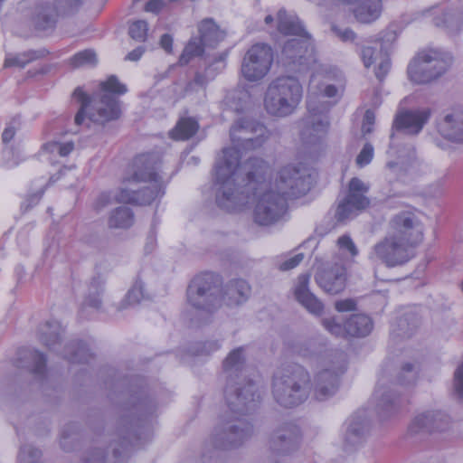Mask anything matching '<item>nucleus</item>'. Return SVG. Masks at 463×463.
Here are the masks:
<instances>
[{"mask_svg": "<svg viewBox=\"0 0 463 463\" xmlns=\"http://www.w3.org/2000/svg\"><path fill=\"white\" fill-rule=\"evenodd\" d=\"M361 58L366 68H369L373 63L379 61L375 71V76L379 80H383L390 71L391 61L387 53L383 52L382 43H375L374 46L364 47L361 52Z\"/></svg>", "mask_w": 463, "mask_h": 463, "instance_id": "obj_26", "label": "nucleus"}, {"mask_svg": "<svg viewBox=\"0 0 463 463\" xmlns=\"http://www.w3.org/2000/svg\"><path fill=\"white\" fill-rule=\"evenodd\" d=\"M159 167L160 159L156 154L137 156L118 188V203L143 206L162 198L165 184Z\"/></svg>", "mask_w": 463, "mask_h": 463, "instance_id": "obj_3", "label": "nucleus"}, {"mask_svg": "<svg viewBox=\"0 0 463 463\" xmlns=\"http://www.w3.org/2000/svg\"><path fill=\"white\" fill-rule=\"evenodd\" d=\"M221 345L217 341H208L203 344L202 354H209L220 348Z\"/></svg>", "mask_w": 463, "mask_h": 463, "instance_id": "obj_60", "label": "nucleus"}, {"mask_svg": "<svg viewBox=\"0 0 463 463\" xmlns=\"http://www.w3.org/2000/svg\"><path fill=\"white\" fill-rule=\"evenodd\" d=\"M320 369L314 377V395L318 401L332 397L339 386V377L346 368L343 354H335L331 359L324 360Z\"/></svg>", "mask_w": 463, "mask_h": 463, "instance_id": "obj_13", "label": "nucleus"}, {"mask_svg": "<svg viewBox=\"0 0 463 463\" xmlns=\"http://www.w3.org/2000/svg\"><path fill=\"white\" fill-rule=\"evenodd\" d=\"M453 387L459 397H463V361L454 372Z\"/></svg>", "mask_w": 463, "mask_h": 463, "instance_id": "obj_49", "label": "nucleus"}, {"mask_svg": "<svg viewBox=\"0 0 463 463\" xmlns=\"http://www.w3.org/2000/svg\"><path fill=\"white\" fill-rule=\"evenodd\" d=\"M309 383V374L303 366L297 364L287 365L274 375L273 398L285 408L298 406L308 397Z\"/></svg>", "mask_w": 463, "mask_h": 463, "instance_id": "obj_7", "label": "nucleus"}, {"mask_svg": "<svg viewBox=\"0 0 463 463\" xmlns=\"http://www.w3.org/2000/svg\"><path fill=\"white\" fill-rule=\"evenodd\" d=\"M227 55V52L220 53L208 66L205 71V74L209 80L213 79L217 74V71H222L225 68Z\"/></svg>", "mask_w": 463, "mask_h": 463, "instance_id": "obj_42", "label": "nucleus"}, {"mask_svg": "<svg viewBox=\"0 0 463 463\" xmlns=\"http://www.w3.org/2000/svg\"><path fill=\"white\" fill-rule=\"evenodd\" d=\"M198 122L192 118H182L169 132V137L175 140H187L198 130Z\"/></svg>", "mask_w": 463, "mask_h": 463, "instance_id": "obj_32", "label": "nucleus"}, {"mask_svg": "<svg viewBox=\"0 0 463 463\" xmlns=\"http://www.w3.org/2000/svg\"><path fill=\"white\" fill-rule=\"evenodd\" d=\"M244 347L230 352L222 364L227 380L224 390L229 415L214 429L211 438L216 449H228L241 445L253 432L252 424L242 416L254 411L260 402V394L252 380L242 378L245 370Z\"/></svg>", "mask_w": 463, "mask_h": 463, "instance_id": "obj_2", "label": "nucleus"}, {"mask_svg": "<svg viewBox=\"0 0 463 463\" xmlns=\"http://www.w3.org/2000/svg\"><path fill=\"white\" fill-rule=\"evenodd\" d=\"M128 91V88L125 84L118 81V96L123 95Z\"/></svg>", "mask_w": 463, "mask_h": 463, "instance_id": "obj_64", "label": "nucleus"}, {"mask_svg": "<svg viewBox=\"0 0 463 463\" xmlns=\"http://www.w3.org/2000/svg\"><path fill=\"white\" fill-rule=\"evenodd\" d=\"M110 202V195L107 193H102L97 200V208H101Z\"/></svg>", "mask_w": 463, "mask_h": 463, "instance_id": "obj_62", "label": "nucleus"}, {"mask_svg": "<svg viewBox=\"0 0 463 463\" xmlns=\"http://www.w3.org/2000/svg\"><path fill=\"white\" fill-rule=\"evenodd\" d=\"M322 325L331 335L340 337H364L373 328V320L364 314L352 315L344 325L335 317L324 318Z\"/></svg>", "mask_w": 463, "mask_h": 463, "instance_id": "obj_18", "label": "nucleus"}, {"mask_svg": "<svg viewBox=\"0 0 463 463\" xmlns=\"http://www.w3.org/2000/svg\"><path fill=\"white\" fill-rule=\"evenodd\" d=\"M390 374L383 371L378 376L373 401L375 403V411L382 420H386L397 413L399 405L397 395L391 387Z\"/></svg>", "mask_w": 463, "mask_h": 463, "instance_id": "obj_19", "label": "nucleus"}, {"mask_svg": "<svg viewBox=\"0 0 463 463\" xmlns=\"http://www.w3.org/2000/svg\"><path fill=\"white\" fill-rule=\"evenodd\" d=\"M304 259L302 253H298L280 264V269L288 270L296 268Z\"/></svg>", "mask_w": 463, "mask_h": 463, "instance_id": "obj_54", "label": "nucleus"}, {"mask_svg": "<svg viewBox=\"0 0 463 463\" xmlns=\"http://www.w3.org/2000/svg\"><path fill=\"white\" fill-rule=\"evenodd\" d=\"M73 98L80 103V109L75 116L76 125H81L87 114L91 122L105 124L116 116V76L111 75L100 83L99 90L94 95L93 100L80 87L74 90Z\"/></svg>", "mask_w": 463, "mask_h": 463, "instance_id": "obj_6", "label": "nucleus"}, {"mask_svg": "<svg viewBox=\"0 0 463 463\" xmlns=\"http://www.w3.org/2000/svg\"><path fill=\"white\" fill-rule=\"evenodd\" d=\"M301 432L294 422H286L272 435L269 447L279 455H285L297 449L300 444Z\"/></svg>", "mask_w": 463, "mask_h": 463, "instance_id": "obj_21", "label": "nucleus"}, {"mask_svg": "<svg viewBox=\"0 0 463 463\" xmlns=\"http://www.w3.org/2000/svg\"><path fill=\"white\" fill-rule=\"evenodd\" d=\"M310 276L301 274L298 276L294 295L296 299L311 314L320 316L324 309L323 303L310 292L308 288Z\"/></svg>", "mask_w": 463, "mask_h": 463, "instance_id": "obj_25", "label": "nucleus"}, {"mask_svg": "<svg viewBox=\"0 0 463 463\" xmlns=\"http://www.w3.org/2000/svg\"><path fill=\"white\" fill-rule=\"evenodd\" d=\"M36 26L46 30L54 26L59 16L58 7L54 5H38L35 10Z\"/></svg>", "mask_w": 463, "mask_h": 463, "instance_id": "obj_31", "label": "nucleus"}, {"mask_svg": "<svg viewBox=\"0 0 463 463\" xmlns=\"http://www.w3.org/2000/svg\"><path fill=\"white\" fill-rule=\"evenodd\" d=\"M449 425V417L440 411H427L417 414L408 427L411 436L426 434L434 430H445Z\"/></svg>", "mask_w": 463, "mask_h": 463, "instance_id": "obj_20", "label": "nucleus"}, {"mask_svg": "<svg viewBox=\"0 0 463 463\" xmlns=\"http://www.w3.org/2000/svg\"><path fill=\"white\" fill-rule=\"evenodd\" d=\"M43 53L36 51H30L24 53H19L15 56L7 57L5 60V67H24L27 63L37 58L43 56Z\"/></svg>", "mask_w": 463, "mask_h": 463, "instance_id": "obj_37", "label": "nucleus"}, {"mask_svg": "<svg viewBox=\"0 0 463 463\" xmlns=\"http://www.w3.org/2000/svg\"><path fill=\"white\" fill-rule=\"evenodd\" d=\"M374 121V113L372 110L367 109L364 113L362 124V132L364 135H367L373 132Z\"/></svg>", "mask_w": 463, "mask_h": 463, "instance_id": "obj_50", "label": "nucleus"}, {"mask_svg": "<svg viewBox=\"0 0 463 463\" xmlns=\"http://www.w3.org/2000/svg\"><path fill=\"white\" fill-rule=\"evenodd\" d=\"M43 148L48 151H53L55 148H58V153L61 156H66L72 152L74 149L73 142H66V143H59V142H51L47 143L43 146Z\"/></svg>", "mask_w": 463, "mask_h": 463, "instance_id": "obj_45", "label": "nucleus"}, {"mask_svg": "<svg viewBox=\"0 0 463 463\" xmlns=\"http://www.w3.org/2000/svg\"><path fill=\"white\" fill-rule=\"evenodd\" d=\"M387 233L412 250L423 239V225L413 212L402 211L390 220Z\"/></svg>", "mask_w": 463, "mask_h": 463, "instance_id": "obj_16", "label": "nucleus"}, {"mask_svg": "<svg viewBox=\"0 0 463 463\" xmlns=\"http://www.w3.org/2000/svg\"><path fill=\"white\" fill-rule=\"evenodd\" d=\"M430 113V109L400 110L395 116L393 127L397 130H402L407 134L417 135L428 122Z\"/></svg>", "mask_w": 463, "mask_h": 463, "instance_id": "obj_22", "label": "nucleus"}, {"mask_svg": "<svg viewBox=\"0 0 463 463\" xmlns=\"http://www.w3.org/2000/svg\"><path fill=\"white\" fill-rule=\"evenodd\" d=\"M143 298V290L140 285H135L127 295L128 304L138 303Z\"/></svg>", "mask_w": 463, "mask_h": 463, "instance_id": "obj_52", "label": "nucleus"}, {"mask_svg": "<svg viewBox=\"0 0 463 463\" xmlns=\"http://www.w3.org/2000/svg\"><path fill=\"white\" fill-rule=\"evenodd\" d=\"M226 99L228 106L237 112L248 109L251 103L250 94L244 90H236Z\"/></svg>", "mask_w": 463, "mask_h": 463, "instance_id": "obj_35", "label": "nucleus"}, {"mask_svg": "<svg viewBox=\"0 0 463 463\" xmlns=\"http://www.w3.org/2000/svg\"><path fill=\"white\" fill-rule=\"evenodd\" d=\"M15 135V130L13 127H7L5 128L2 134V139L4 143L10 142Z\"/></svg>", "mask_w": 463, "mask_h": 463, "instance_id": "obj_61", "label": "nucleus"}, {"mask_svg": "<svg viewBox=\"0 0 463 463\" xmlns=\"http://www.w3.org/2000/svg\"><path fill=\"white\" fill-rule=\"evenodd\" d=\"M68 62L74 69L83 66H94L97 63V56L94 51L84 50L74 54Z\"/></svg>", "mask_w": 463, "mask_h": 463, "instance_id": "obj_36", "label": "nucleus"}, {"mask_svg": "<svg viewBox=\"0 0 463 463\" xmlns=\"http://www.w3.org/2000/svg\"><path fill=\"white\" fill-rule=\"evenodd\" d=\"M48 330L41 329V341L46 345L51 346L60 340V324L57 322L46 323L44 325Z\"/></svg>", "mask_w": 463, "mask_h": 463, "instance_id": "obj_38", "label": "nucleus"}, {"mask_svg": "<svg viewBox=\"0 0 463 463\" xmlns=\"http://www.w3.org/2000/svg\"><path fill=\"white\" fill-rule=\"evenodd\" d=\"M317 285L329 294H338L344 290L346 281V269L342 264L324 269L316 274Z\"/></svg>", "mask_w": 463, "mask_h": 463, "instance_id": "obj_24", "label": "nucleus"}, {"mask_svg": "<svg viewBox=\"0 0 463 463\" xmlns=\"http://www.w3.org/2000/svg\"><path fill=\"white\" fill-rule=\"evenodd\" d=\"M315 70L316 71L312 74L310 79L307 102L313 99L316 105L321 109L322 107L318 106L320 97L335 98L340 96V88L333 84L332 81L337 80L341 76V73L337 69L326 65H318ZM326 104V103L322 104L321 106ZM327 104L329 107L331 106L329 103Z\"/></svg>", "mask_w": 463, "mask_h": 463, "instance_id": "obj_17", "label": "nucleus"}, {"mask_svg": "<svg viewBox=\"0 0 463 463\" xmlns=\"http://www.w3.org/2000/svg\"><path fill=\"white\" fill-rule=\"evenodd\" d=\"M146 49L143 46H138L136 49L129 52L125 57L126 61H137L141 59L145 52Z\"/></svg>", "mask_w": 463, "mask_h": 463, "instance_id": "obj_58", "label": "nucleus"}, {"mask_svg": "<svg viewBox=\"0 0 463 463\" xmlns=\"http://www.w3.org/2000/svg\"><path fill=\"white\" fill-rule=\"evenodd\" d=\"M160 46L167 52L171 53L173 51V37L165 33L160 38Z\"/></svg>", "mask_w": 463, "mask_h": 463, "instance_id": "obj_59", "label": "nucleus"}, {"mask_svg": "<svg viewBox=\"0 0 463 463\" xmlns=\"http://www.w3.org/2000/svg\"><path fill=\"white\" fill-rule=\"evenodd\" d=\"M452 63L450 53L439 49L420 51L408 66L410 79L418 84L429 83L447 71Z\"/></svg>", "mask_w": 463, "mask_h": 463, "instance_id": "obj_9", "label": "nucleus"}, {"mask_svg": "<svg viewBox=\"0 0 463 463\" xmlns=\"http://www.w3.org/2000/svg\"><path fill=\"white\" fill-rule=\"evenodd\" d=\"M250 294V287L243 279L230 281L224 289L222 300L227 306L232 307L245 302Z\"/></svg>", "mask_w": 463, "mask_h": 463, "instance_id": "obj_28", "label": "nucleus"}, {"mask_svg": "<svg viewBox=\"0 0 463 463\" xmlns=\"http://www.w3.org/2000/svg\"><path fill=\"white\" fill-rule=\"evenodd\" d=\"M313 179L309 169L301 163L281 167L274 181L267 182L269 187L288 201L305 195L311 188Z\"/></svg>", "mask_w": 463, "mask_h": 463, "instance_id": "obj_10", "label": "nucleus"}, {"mask_svg": "<svg viewBox=\"0 0 463 463\" xmlns=\"http://www.w3.org/2000/svg\"><path fill=\"white\" fill-rule=\"evenodd\" d=\"M363 210V208H356L349 203L348 200L345 198L336 209L335 218L338 222H345L355 215L356 211Z\"/></svg>", "mask_w": 463, "mask_h": 463, "instance_id": "obj_40", "label": "nucleus"}, {"mask_svg": "<svg viewBox=\"0 0 463 463\" xmlns=\"http://www.w3.org/2000/svg\"><path fill=\"white\" fill-rule=\"evenodd\" d=\"M437 128L444 138L463 143V110L446 115Z\"/></svg>", "mask_w": 463, "mask_h": 463, "instance_id": "obj_27", "label": "nucleus"}, {"mask_svg": "<svg viewBox=\"0 0 463 463\" xmlns=\"http://www.w3.org/2000/svg\"><path fill=\"white\" fill-rule=\"evenodd\" d=\"M373 157V147L371 144L366 143L356 157V164L360 167L368 165Z\"/></svg>", "mask_w": 463, "mask_h": 463, "instance_id": "obj_46", "label": "nucleus"}, {"mask_svg": "<svg viewBox=\"0 0 463 463\" xmlns=\"http://www.w3.org/2000/svg\"><path fill=\"white\" fill-rule=\"evenodd\" d=\"M194 82L200 86H203L206 84L207 80L204 79L203 75L197 73L194 78Z\"/></svg>", "mask_w": 463, "mask_h": 463, "instance_id": "obj_63", "label": "nucleus"}, {"mask_svg": "<svg viewBox=\"0 0 463 463\" xmlns=\"http://www.w3.org/2000/svg\"><path fill=\"white\" fill-rule=\"evenodd\" d=\"M355 301L351 298L338 300L335 304V307L338 312L352 311L355 309Z\"/></svg>", "mask_w": 463, "mask_h": 463, "instance_id": "obj_55", "label": "nucleus"}, {"mask_svg": "<svg viewBox=\"0 0 463 463\" xmlns=\"http://www.w3.org/2000/svg\"><path fill=\"white\" fill-rule=\"evenodd\" d=\"M89 356H91V354H90L86 345L84 344H78L77 347L73 350L72 354L67 357V359L71 363L81 364L86 362Z\"/></svg>", "mask_w": 463, "mask_h": 463, "instance_id": "obj_43", "label": "nucleus"}, {"mask_svg": "<svg viewBox=\"0 0 463 463\" xmlns=\"http://www.w3.org/2000/svg\"><path fill=\"white\" fill-rule=\"evenodd\" d=\"M273 50L267 43H255L245 52L241 66V76L250 82L263 80L273 63Z\"/></svg>", "mask_w": 463, "mask_h": 463, "instance_id": "obj_14", "label": "nucleus"}, {"mask_svg": "<svg viewBox=\"0 0 463 463\" xmlns=\"http://www.w3.org/2000/svg\"><path fill=\"white\" fill-rule=\"evenodd\" d=\"M386 168L390 172V175H395L397 179H402V173L407 172V168H405L402 164L393 161L388 162Z\"/></svg>", "mask_w": 463, "mask_h": 463, "instance_id": "obj_53", "label": "nucleus"}, {"mask_svg": "<svg viewBox=\"0 0 463 463\" xmlns=\"http://www.w3.org/2000/svg\"><path fill=\"white\" fill-rule=\"evenodd\" d=\"M328 109V104L319 109L313 99L307 102V115L298 123L299 137L304 146H319L325 142L329 129Z\"/></svg>", "mask_w": 463, "mask_h": 463, "instance_id": "obj_12", "label": "nucleus"}, {"mask_svg": "<svg viewBox=\"0 0 463 463\" xmlns=\"http://www.w3.org/2000/svg\"><path fill=\"white\" fill-rule=\"evenodd\" d=\"M204 48L206 47L198 38H191L179 58V64L186 65L193 58L201 56L203 53Z\"/></svg>", "mask_w": 463, "mask_h": 463, "instance_id": "obj_33", "label": "nucleus"}, {"mask_svg": "<svg viewBox=\"0 0 463 463\" xmlns=\"http://www.w3.org/2000/svg\"><path fill=\"white\" fill-rule=\"evenodd\" d=\"M230 137L232 146L223 148L215 164L218 206L228 212L240 211L251 194L257 199L254 222L262 226L279 222L287 213L288 201L268 186L269 165L260 158L240 162L242 152L263 146L269 137L268 128L254 119L241 118L232 126Z\"/></svg>", "mask_w": 463, "mask_h": 463, "instance_id": "obj_1", "label": "nucleus"}, {"mask_svg": "<svg viewBox=\"0 0 463 463\" xmlns=\"http://www.w3.org/2000/svg\"><path fill=\"white\" fill-rule=\"evenodd\" d=\"M303 98V88L295 77L283 76L273 80L268 86L263 105L266 112L278 118L293 115Z\"/></svg>", "mask_w": 463, "mask_h": 463, "instance_id": "obj_8", "label": "nucleus"}, {"mask_svg": "<svg viewBox=\"0 0 463 463\" xmlns=\"http://www.w3.org/2000/svg\"><path fill=\"white\" fill-rule=\"evenodd\" d=\"M277 18L279 32L294 36L285 43L279 61L289 71L300 73L315 61L311 36L295 14H288L281 9Z\"/></svg>", "mask_w": 463, "mask_h": 463, "instance_id": "obj_4", "label": "nucleus"}, {"mask_svg": "<svg viewBox=\"0 0 463 463\" xmlns=\"http://www.w3.org/2000/svg\"><path fill=\"white\" fill-rule=\"evenodd\" d=\"M370 188L369 184L364 182L358 177H353L348 184V193L345 199L349 203L356 208H366L370 201L366 196Z\"/></svg>", "mask_w": 463, "mask_h": 463, "instance_id": "obj_29", "label": "nucleus"}, {"mask_svg": "<svg viewBox=\"0 0 463 463\" xmlns=\"http://www.w3.org/2000/svg\"><path fill=\"white\" fill-rule=\"evenodd\" d=\"M434 24L437 26L446 27L449 33H458L463 27V13L453 12L445 14L444 19L436 17Z\"/></svg>", "mask_w": 463, "mask_h": 463, "instance_id": "obj_34", "label": "nucleus"}, {"mask_svg": "<svg viewBox=\"0 0 463 463\" xmlns=\"http://www.w3.org/2000/svg\"><path fill=\"white\" fill-rule=\"evenodd\" d=\"M154 402L144 392L132 396L129 412L118 419V463L119 449L129 451L143 444L151 437V416L155 411Z\"/></svg>", "mask_w": 463, "mask_h": 463, "instance_id": "obj_5", "label": "nucleus"}, {"mask_svg": "<svg viewBox=\"0 0 463 463\" xmlns=\"http://www.w3.org/2000/svg\"><path fill=\"white\" fill-rule=\"evenodd\" d=\"M222 281L218 275L204 272L193 279L187 288V302L198 310L212 312L221 304Z\"/></svg>", "mask_w": 463, "mask_h": 463, "instance_id": "obj_11", "label": "nucleus"}, {"mask_svg": "<svg viewBox=\"0 0 463 463\" xmlns=\"http://www.w3.org/2000/svg\"><path fill=\"white\" fill-rule=\"evenodd\" d=\"M337 246L341 251L349 253L351 257L358 255V249L348 235L339 237L337 240Z\"/></svg>", "mask_w": 463, "mask_h": 463, "instance_id": "obj_44", "label": "nucleus"}, {"mask_svg": "<svg viewBox=\"0 0 463 463\" xmlns=\"http://www.w3.org/2000/svg\"><path fill=\"white\" fill-rule=\"evenodd\" d=\"M199 40L208 48H214L222 42L225 33L212 19H204L198 25Z\"/></svg>", "mask_w": 463, "mask_h": 463, "instance_id": "obj_30", "label": "nucleus"}, {"mask_svg": "<svg viewBox=\"0 0 463 463\" xmlns=\"http://www.w3.org/2000/svg\"><path fill=\"white\" fill-rule=\"evenodd\" d=\"M402 372L404 373H407L408 376H407V379L399 378V383L401 384H409L415 381L416 374H415L414 367L412 364H404V366L402 367Z\"/></svg>", "mask_w": 463, "mask_h": 463, "instance_id": "obj_57", "label": "nucleus"}, {"mask_svg": "<svg viewBox=\"0 0 463 463\" xmlns=\"http://www.w3.org/2000/svg\"><path fill=\"white\" fill-rule=\"evenodd\" d=\"M332 31L343 42H352L354 40L355 34L349 28H339L336 25L332 26Z\"/></svg>", "mask_w": 463, "mask_h": 463, "instance_id": "obj_51", "label": "nucleus"}, {"mask_svg": "<svg viewBox=\"0 0 463 463\" xmlns=\"http://www.w3.org/2000/svg\"><path fill=\"white\" fill-rule=\"evenodd\" d=\"M344 441L345 448L360 444L370 430V421L364 410L358 411L345 423Z\"/></svg>", "mask_w": 463, "mask_h": 463, "instance_id": "obj_23", "label": "nucleus"}, {"mask_svg": "<svg viewBox=\"0 0 463 463\" xmlns=\"http://www.w3.org/2000/svg\"><path fill=\"white\" fill-rule=\"evenodd\" d=\"M134 223V214L129 207H118V229L129 228Z\"/></svg>", "mask_w": 463, "mask_h": 463, "instance_id": "obj_41", "label": "nucleus"}, {"mask_svg": "<svg viewBox=\"0 0 463 463\" xmlns=\"http://www.w3.org/2000/svg\"><path fill=\"white\" fill-rule=\"evenodd\" d=\"M445 192V180L443 178H440L433 183H431L427 188H426V194L432 198H438L443 195Z\"/></svg>", "mask_w": 463, "mask_h": 463, "instance_id": "obj_48", "label": "nucleus"}, {"mask_svg": "<svg viewBox=\"0 0 463 463\" xmlns=\"http://www.w3.org/2000/svg\"><path fill=\"white\" fill-rule=\"evenodd\" d=\"M412 250L389 233L375 243L368 252L372 262H382L389 268L405 264L412 258Z\"/></svg>", "mask_w": 463, "mask_h": 463, "instance_id": "obj_15", "label": "nucleus"}, {"mask_svg": "<svg viewBox=\"0 0 463 463\" xmlns=\"http://www.w3.org/2000/svg\"><path fill=\"white\" fill-rule=\"evenodd\" d=\"M148 24L144 20H137L130 24L128 33L130 37L137 42H145L147 36Z\"/></svg>", "mask_w": 463, "mask_h": 463, "instance_id": "obj_39", "label": "nucleus"}, {"mask_svg": "<svg viewBox=\"0 0 463 463\" xmlns=\"http://www.w3.org/2000/svg\"><path fill=\"white\" fill-rule=\"evenodd\" d=\"M167 0H150L146 3L145 10L149 13L158 14L165 5Z\"/></svg>", "mask_w": 463, "mask_h": 463, "instance_id": "obj_56", "label": "nucleus"}, {"mask_svg": "<svg viewBox=\"0 0 463 463\" xmlns=\"http://www.w3.org/2000/svg\"><path fill=\"white\" fill-rule=\"evenodd\" d=\"M31 357L33 360V364H34L33 368V373H36V374L43 373L46 369L45 355L43 353H41L37 350H34V351L31 352Z\"/></svg>", "mask_w": 463, "mask_h": 463, "instance_id": "obj_47", "label": "nucleus"}]
</instances>
